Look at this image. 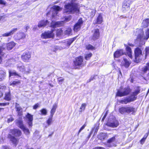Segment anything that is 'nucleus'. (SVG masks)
<instances>
[{
    "instance_id": "1",
    "label": "nucleus",
    "mask_w": 149,
    "mask_h": 149,
    "mask_svg": "<svg viewBox=\"0 0 149 149\" xmlns=\"http://www.w3.org/2000/svg\"><path fill=\"white\" fill-rule=\"evenodd\" d=\"M77 0H71L64 6L63 12L68 14L77 13L79 12V7Z\"/></svg>"
},
{
    "instance_id": "2",
    "label": "nucleus",
    "mask_w": 149,
    "mask_h": 149,
    "mask_svg": "<svg viewBox=\"0 0 149 149\" xmlns=\"http://www.w3.org/2000/svg\"><path fill=\"white\" fill-rule=\"evenodd\" d=\"M119 112L122 114L125 113L132 114L136 112L135 109L132 106L122 107L119 109Z\"/></svg>"
},
{
    "instance_id": "3",
    "label": "nucleus",
    "mask_w": 149,
    "mask_h": 149,
    "mask_svg": "<svg viewBox=\"0 0 149 149\" xmlns=\"http://www.w3.org/2000/svg\"><path fill=\"white\" fill-rule=\"evenodd\" d=\"M17 66V69L22 73H24L26 74H28L31 71L30 66L29 65H27L25 67L21 62L18 63Z\"/></svg>"
},
{
    "instance_id": "4",
    "label": "nucleus",
    "mask_w": 149,
    "mask_h": 149,
    "mask_svg": "<svg viewBox=\"0 0 149 149\" xmlns=\"http://www.w3.org/2000/svg\"><path fill=\"white\" fill-rule=\"evenodd\" d=\"M131 91L128 87L125 88L123 89L118 90L116 94V96L121 97L128 95Z\"/></svg>"
},
{
    "instance_id": "5",
    "label": "nucleus",
    "mask_w": 149,
    "mask_h": 149,
    "mask_svg": "<svg viewBox=\"0 0 149 149\" xmlns=\"http://www.w3.org/2000/svg\"><path fill=\"white\" fill-rule=\"evenodd\" d=\"M61 8L58 6H54L52 8L50 12L47 13V15L52 13V17L54 18L58 13V11L60 10Z\"/></svg>"
},
{
    "instance_id": "6",
    "label": "nucleus",
    "mask_w": 149,
    "mask_h": 149,
    "mask_svg": "<svg viewBox=\"0 0 149 149\" xmlns=\"http://www.w3.org/2000/svg\"><path fill=\"white\" fill-rule=\"evenodd\" d=\"M106 125L107 126L111 127H116L119 125V123L117 120L115 119H113L112 120L109 119Z\"/></svg>"
},
{
    "instance_id": "7",
    "label": "nucleus",
    "mask_w": 149,
    "mask_h": 149,
    "mask_svg": "<svg viewBox=\"0 0 149 149\" xmlns=\"http://www.w3.org/2000/svg\"><path fill=\"white\" fill-rule=\"evenodd\" d=\"M118 135H115L114 136L109 139L107 142L106 146L109 147H111L113 146H116L113 143L116 141V137H117Z\"/></svg>"
},
{
    "instance_id": "8",
    "label": "nucleus",
    "mask_w": 149,
    "mask_h": 149,
    "mask_svg": "<svg viewBox=\"0 0 149 149\" xmlns=\"http://www.w3.org/2000/svg\"><path fill=\"white\" fill-rule=\"evenodd\" d=\"M93 34L90 39L91 40H95L99 38L100 36V32L98 29H95L92 31Z\"/></svg>"
},
{
    "instance_id": "9",
    "label": "nucleus",
    "mask_w": 149,
    "mask_h": 149,
    "mask_svg": "<svg viewBox=\"0 0 149 149\" xmlns=\"http://www.w3.org/2000/svg\"><path fill=\"white\" fill-rule=\"evenodd\" d=\"M143 48L140 46L136 48L134 51L135 58L136 60H139V57L142 55V50Z\"/></svg>"
},
{
    "instance_id": "10",
    "label": "nucleus",
    "mask_w": 149,
    "mask_h": 149,
    "mask_svg": "<svg viewBox=\"0 0 149 149\" xmlns=\"http://www.w3.org/2000/svg\"><path fill=\"white\" fill-rule=\"evenodd\" d=\"M83 23V21L81 18L79 19L78 22L74 25V30L75 32H77L79 31L82 26Z\"/></svg>"
},
{
    "instance_id": "11",
    "label": "nucleus",
    "mask_w": 149,
    "mask_h": 149,
    "mask_svg": "<svg viewBox=\"0 0 149 149\" xmlns=\"http://www.w3.org/2000/svg\"><path fill=\"white\" fill-rule=\"evenodd\" d=\"M53 30L52 29L50 31H48L45 32L42 34V38H43L46 39L53 38L54 37V34L53 33Z\"/></svg>"
},
{
    "instance_id": "12",
    "label": "nucleus",
    "mask_w": 149,
    "mask_h": 149,
    "mask_svg": "<svg viewBox=\"0 0 149 149\" xmlns=\"http://www.w3.org/2000/svg\"><path fill=\"white\" fill-rule=\"evenodd\" d=\"M149 37V29L146 32V36L142 34H139L137 37L138 40L142 41L143 40H147Z\"/></svg>"
},
{
    "instance_id": "13",
    "label": "nucleus",
    "mask_w": 149,
    "mask_h": 149,
    "mask_svg": "<svg viewBox=\"0 0 149 149\" xmlns=\"http://www.w3.org/2000/svg\"><path fill=\"white\" fill-rule=\"evenodd\" d=\"M83 62V57L80 56L76 59L75 61L74 62V65L76 66H80L82 65Z\"/></svg>"
},
{
    "instance_id": "14",
    "label": "nucleus",
    "mask_w": 149,
    "mask_h": 149,
    "mask_svg": "<svg viewBox=\"0 0 149 149\" xmlns=\"http://www.w3.org/2000/svg\"><path fill=\"white\" fill-rule=\"evenodd\" d=\"M132 102H133V99L131 97L128 96L123 98L122 100L119 101V102L122 104H126Z\"/></svg>"
},
{
    "instance_id": "15",
    "label": "nucleus",
    "mask_w": 149,
    "mask_h": 149,
    "mask_svg": "<svg viewBox=\"0 0 149 149\" xmlns=\"http://www.w3.org/2000/svg\"><path fill=\"white\" fill-rule=\"evenodd\" d=\"M31 57V54L28 51L24 52L22 56V58L24 61L28 60Z\"/></svg>"
},
{
    "instance_id": "16",
    "label": "nucleus",
    "mask_w": 149,
    "mask_h": 149,
    "mask_svg": "<svg viewBox=\"0 0 149 149\" xmlns=\"http://www.w3.org/2000/svg\"><path fill=\"white\" fill-rule=\"evenodd\" d=\"M130 1L129 0H125L122 6L123 11L127 10L130 9Z\"/></svg>"
},
{
    "instance_id": "17",
    "label": "nucleus",
    "mask_w": 149,
    "mask_h": 149,
    "mask_svg": "<svg viewBox=\"0 0 149 149\" xmlns=\"http://www.w3.org/2000/svg\"><path fill=\"white\" fill-rule=\"evenodd\" d=\"M63 21L52 22L51 23V26L52 27L55 28L63 26Z\"/></svg>"
},
{
    "instance_id": "18",
    "label": "nucleus",
    "mask_w": 149,
    "mask_h": 149,
    "mask_svg": "<svg viewBox=\"0 0 149 149\" xmlns=\"http://www.w3.org/2000/svg\"><path fill=\"white\" fill-rule=\"evenodd\" d=\"M76 38H74L70 39H68L65 41L63 45H65V48L69 47L71 44L75 40Z\"/></svg>"
},
{
    "instance_id": "19",
    "label": "nucleus",
    "mask_w": 149,
    "mask_h": 149,
    "mask_svg": "<svg viewBox=\"0 0 149 149\" xmlns=\"http://www.w3.org/2000/svg\"><path fill=\"white\" fill-rule=\"evenodd\" d=\"M10 133L16 136H19L21 135V131L18 129H14L10 130Z\"/></svg>"
},
{
    "instance_id": "20",
    "label": "nucleus",
    "mask_w": 149,
    "mask_h": 149,
    "mask_svg": "<svg viewBox=\"0 0 149 149\" xmlns=\"http://www.w3.org/2000/svg\"><path fill=\"white\" fill-rule=\"evenodd\" d=\"M28 120V124L29 127H31L32 126V121L33 120V116L29 113H28L26 116Z\"/></svg>"
},
{
    "instance_id": "21",
    "label": "nucleus",
    "mask_w": 149,
    "mask_h": 149,
    "mask_svg": "<svg viewBox=\"0 0 149 149\" xmlns=\"http://www.w3.org/2000/svg\"><path fill=\"white\" fill-rule=\"evenodd\" d=\"M124 54V53L123 49L117 50L114 54V57L118 58Z\"/></svg>"
},
{
    "instance_id": "22",
    "label": "nucleus",
    "mask_w": 149,
    "mask_h": 149,
    "mask_svg": "<svg viewBox=\"0 0 149 149\" xmlns=\"http://www.w3.org/2000/svg\"><path fill=\"white\" fill-rule=\"evenodd\" d=\"M15 108L16 109V111L18 113V115H21L22 114V111L20 105L16 103H15Z\"/></svg>"
},
{
    "instance_id": "23",
    "label": "nucleus",
    "mask_w": 149,
    "mask_h": 149,
    "mask_svg": "<svg viewBox=\"0 0 149 149\" xmlns=\"http://www.w3.org/2000/svg\"><path fill=\"white\" fill-rule=\"evenodd\" d=\"M17 28L13 29L12 30L8 32H7L3 33L2 36L4 37H7L13 35L15 32L17 31Z\"/></svg>"
},
{
    "instance_id": "24",
    "label": "nucleus",
    "mask_w": 149,
    "mask_h": 149,
    "mask_svg": "<svg viewBox=\"0 0 149 149\" xmlns=\"http://www.w3.org/2000/svg\"><path fill=\"white\" fill-rule=\"evenodd\" d=\"M49 23L47 20H42L39 22L38 24V27H44L47 25Z\"/></svg>"
},
{
    "instance_id": "25",
    "label": "nucleus",
    "mask_w": 149,
    "mask_h": 149,
    "mask_svg": "<svg viewBox=\"0 0 149 149\" xmlns=\"http://www.w3.org/2000/svg\"><path fill=\"white\" fill-rule=\"evenodd\" d=\"M140 93V90L138 89L133 92L132 95L130 96L133 99V101L136 100L137 98L136 95Z\"/></svg>"
},
{
    "instance_id": "26",
    "label": "nucleus",
    "mask_w": 149,
    "mask_h": 149,
    "mask_svg": "<svg viewBox=\"0 0 149 149\" xmlns=\"http://www.w3.org/2000/svg\"><path fill=\"white\" fill-rule=\"evenodd\" d=\"M15 123L21 129L24 126L23 124V122L22 119H17L15 121Z\"/></svg>"
},
{
    "instance_id": "27",
    "label": "nucleus",
    "mask_w": 149,
    "mask_h": 149,
    "mask_svg": "<svg viewBox=\"0 0 149 149\" xmlns=\"http://www.w3.org/2000/svg\"><path fill=\"white\" fill-rule=\"evenodd\" d=\"M15 45V43L13 41H12L7 44V49L8 50H10L12 49Z\"/></svg>"
},
{
    "instance_id": "28",
    "label": "nucleus",
    "mask_w": 149,
    "mask_h": 149,
    "mask_svg": "<svg viewBox=\"0 0 149 149\" xmlns=\"http://www.w3.org/2000/svg\"><path fill=\"white\" fill-rule=\"evenodd\" d=\"M125 46L126 47V49L127 51V53L128 56L130 58H132V51L131 48L127 45H125Z\"/></svg>"
},
{
    "instance_id": "29",
    "label": "nucleus",
    "mask_w": 149,
    "mask_h": 149,
    "mask_svg": "<svg viewBox=\"0 0 149 149\" xmlns=\"http://www.w3.org/2000/svg\"><path fill=\"white\" fill-rule=\"evenodd\" d=\"M103 22L102 17L101 14H99L97 18L96 21H95V24H101Z\"/></svg>"
},
{
    "instance_id": "30",
    "label": "nucleus",
    "mask_w": 149,
    "mask_h": 149,
    "mask_svg": "<svg viewBox=\"0 0 149 149\" xmlns=\"http://www.w3.org/2000/svg\"><path fill=\"white\" fill-rule=\"evenodd\" d=\"M57 106L58 105L57 103H55L53 105V107L50 111V115L51 116H53V115L56 111V109L57 107Z\"/></svg>"
},
{
    "instance_id": "31",
    "label": "nucleus",
    "mask_w": 149,
    "mask_h": 149,
    "mask_svg": "<svg viewBox=\"0 0 149 149\" xmlns=\"http://www.w3.org/2000/svg\"><path fill=\"white\" fill-rule=\"evenodd\" d=\"M142 26L144 28H146L149 25V19H146L143 20L142 23Z\"/></svg>"
},
{
    "instance_id": "32",
    "label": "nucleus",
    "mask_w": 149,
    "mask_h": 149,
    "mask_svg": "<svg viewBox=\"0 0 149 149\" xmlns=\"http://www.w3.org/2000/svg\"><path fill=\"white\" fill-rule=\"evenodd\" d=\"M131 62L130 61H129L126 58H124L123 64L126 68H128Z\"/></svg>"
},
{
    "instance_id": "33",
    "label": "nucleus",
    "mask_w": 149,
    "mask_h": 149,
    "mask_svg": "<svg viewBox=\"0 0 149 149\" xmlns=\"http://www.w3.org/2000/svg\"><path fill=\"white\" fill-rule=\"evenodd\" d=\"M8 137L10 138V140L15 145V146H16V144L17 142V139L13 136H12L11 135L9 134Z\"/></svg>"
},
{
    "instance_id": "34",
    "label": "nucleus",
    "mask_w": 149,
    "mask_h": 149,
    "mask_svg": "<svg viewBox=\"0 0 149 149\" xmlns=\"http://www.w3.org/2000/svg\"><path fill=\"white\" fill-rule=\"evenodd\" d=\"M17 38L18 39H24L25 38L26 35L23 32H20L17 34Z\"/></svg>"
},
{
    "instance_id": "35",
    "label": "nucleus",
    "mask_w": 149,
    "mask_h": 149,
    "mask_svg": "<svg viewBox=\"0 0 149 149\" xmlns=\"http://www.w3.org/2000/svg\"><path fill=\"white\" fill-rule=\"evenodd\" d=\"M72 29L70 28H68L66 29L64 31V33L65 35H71Z\"/></svg>"
},
{
    "instance_id": "36",
    "label": "nucleus",
    "mask_w": 149,
    "mask_h": 149,
    "mask_svg": "<svg viewBox=\"0 0 149 149\" xmlns=\"http://www.w3.org/2000/svg\"><path fill=\"white\" fill-rule=\"evenodd\" d=\"M52 117L53 116H50L48 120H47V125H46V127H47L48 126L51 124L52 122Z\"/></svg>"
},
{
    "instance_id": "37",
    "label": "nucleus",
    "mask_w": 149,
    "mask_h": 149,
    "mask_svg": "<svg viewBox=\"0 0 149 149\" xmlns=\"http://www.w3.org/2000/svg\"><path fill=\"white\" fill-rule=\"evenodd\" d=\"M4 99L5 100L7 101H10L11 100V97L9 92L6 93Z\"/></svg>"
},
{
    "instance_id": "38",
    "label": "nucleus",
    "mask_w": 149,
    "mask_h": 149,
    "mask_svg": "<svg viewBox=\"0 0 149 149\" xmlns=\"http://www.w3.org/2000/svg\"><path fill=\"white\" fill-rule=\"evenodd\" d=\"M5 72L3 70H0V81L2 80L5 76Z\"/></svg>"
},
{
    "instance_id": "39",
    "label": "nucleus",
    "mask_w": 149,
    "mask_h": 149,
    "mask_svg": "<svg viewBox=\"0 0 149 149\" xmlns=\"http://www.w3.org/2000/svg\"><path fill=\"white\" fill-rule=\"evenodd\" d=\"M86 106V104L85 103L82 104L79 109V112H81L82 111H84L85 109Z\"/></svg>"
},
{
    "instance_id": "40",
    "label": "nucleus",
    "mask_w": 149,
    "mask_h": 149,
    "mask_svg": "<svg viewBox=\"0 0 149 149\" xmlns=\"http://www.w3.org/2000/svg\"><path fill=\"white\" fill-rule=\"evenodd\" d=\"M21 129L23 130L24 133H25L26 134H28L29 133V129L24 126L22 127V128H21Z\"/></svg>"
},
{
    "instance_id": "41",
    "label": "nucleus",
    "mask_w": 149,
    "mask_h": 149,
    "mask_svg": "<svg viewBox=\"0 0 149 149\" xmlns=\"http://www.w3.org/2000/svg\"><path fill=\"white\" fill-rule=\"evenodd\" d=\"M99 126L98 125H96L94 127L93 129L92 132H93L94 130H95L94 135H95L97 134V133L99 129Z\"/></svg>"
},
{
    "instance_id": "42",
    "label": "nucleus",
    "mask_w": 149,
    "mask_h": 149,
    "mask_svg": "<svg viewBox=\"0 0 149 149\" xmlns=\"http://www.w3.org/2000/svg\"><path fill=\"white\" fill-rule=\"evenodd\" d=\"M58 82L59 84H61L64 81V79L62 77H59L57 79Z\"/></svg>"
},
{
    "instance_id": "43",
    "label": "nucleus",
    "mask_w": 149,
    "mask_h": 149,
    "mask_svg": "<svg viewBox=\"0 0 149 149\" xmlns=\"http://www.w3.org/2000/svg\"><path fill=\"white\" fill-rule=\"evenodd\" d=\"M41 115H46L47 113V111L45 109H43L40 110Z\"/></svg>"
},
{
    "instance_id": "44",
    "label": "nucleus",
    "mask_w": 149,
    "mask_h": 149,
    "mask_svg": "<svg viewBox=\"0 0 149 149\" xmlns=\"http://www.w3.org/2000/svg\"><path fill=\"white\" fill-rule=\"evenodd\" d=\"M92 56V54L91 53L86 54L85 55V58L86 60H89Z\"/></svg>"
},
{
    "instance_id": "45",
    "label": "nucleus",
    "mask_w": 149,
    "mask_h": 149,
    "mask_svg": "<svg viewBox=\"0 0 149 149\" xmlns=\"http://www.w3.org/2000/svg\"><path fill=\"white\" fill-rule=\"evenodd\" d=\"M63 33V31L62 29H58L56 31V34L58 36H60Z\"/></svg>"
},
{
    "instance_id": "46",
    "label": "nucleus",
    "mask_w": 149,
    "mask_h": 149,
    "mask_svg": "<svg viewBox=\"0 0 149 149\" xmlns=\"http://www.w3.org/2000/svg\"><path fill=\"white\" fill-rule=\"evenodd\" d=\"M5 47H4L3 45L1 47H0V54L1 53L2 51L4 49ZM2 62V58L1 56H0V63Z\"/></svg>"
},
{
    "instance_id": "47",
    "label": "nucleus",
    "mask_w": 149,
    "mask_h": 149,
    "mask_svg": "<svg viewBox=\"0 0 149 149\" xmlns=\"http://www.w3.org/2000/svg\"><path fill=\"white\" fill-rule=\"evenodd\" d=\"M86 48L87 49L89 50L93 49L94 47L92 45H89L86 46Z\"/></svg>"
},
{
    "instance_id": "48",
    "label": "nucleus",
    "mask_w": 149,
    "mask_h": 149,
    "mask_svg": "<svg viewBox=\"0 0 149 149\" xmlns=\"http://www.w3.org/2000/svg\"><path fill=\"white\" fill-rule=\"evenodd\" d=\"M10 76H12L13 75L18 76H19L18 74L16 72H9Z\"/></svg>"
},
{
    "instance_id": "49",
    "label": "nucleus",
    "mask_w": 149,
    "mask_h": 149,
    "mask_svg": "<svg viewBox=\"0 0 149 149\" xmlns=\"http://www.w3.org/2000/svg\"><path fill=\"white\" fill-rule=\"evenodd\" d=\"M146 54L145 56L146 58L149 55V47H147L145 49Z\"/></svg>"
},
{
    "instance_id": "50",
    "label": "nucleus",
    "mask_w": 149,
    "mask_h": 149,
    "mask_svg": "<svg viewBox=\"0 0 149 149\" xmlns=\"http://www.w3.org/2000/svg\"><path fill=\"white\" fill-rule=\"evenodd\" d=\"M20 82L19 81H14L13 83L10 84L11 85H15L19 84Z\"/></svg>"
},
{
    "instance_id": "51",
    "label": "nucleus",
    "mask_w": 149,
    "mask_h": 149,
    "mask_svg": "<svg viewBox=\"0 0 149 149\" xmlns=\"http://www.w3.org/2000/svg\"><path fill=\"white\" fill-rule=\"evenodd\" d=\"M9 104V102L7 103H0V106H5L6 105H8Z\"/></svg>"
},
{
    "instance_id": "52",
    "label": "nucleus",
    "mask_w": 149,
    "mask_h": 149,
    "mask_svg": "<svg viewBox=\"0 0 149 149\" xmlns=\"http://www.w3.org/2000/svg\"><path fill=\"white\" fill-rule=\"evenodd\" d=\"M86 126V125L85 124H84L80 128L79 130L78 134H79L81 132V131Z\"/></svg>"
},
{
    "instance_id": "53",
    "label": "nucleus",
    "mask_w": 149,
    "mask_h": 149,
    "mask_svg": "<svg viewBox=\"0 0 149 149\" xmlns=\"http://www.w3.org/2000/svg\"><path fill=\"white\" fill-rule=\"evenodd\" d=\"M14 120V118L12 117H11L10 118H8L7 122L9 123L10 122L13 121Z\"/></svg>"
},
{
    "instance_id": "54",
    "label": "nucleus",
    "mask_w": 149,
    "mask_h": 149,
    "mask_svg": "<svg viewBox=\"0 0 149 149\" xmlns=\"http://www.w3.org/2000/svg\"><path fill=\"white\" fill-rule=\"evenodd\" d=\"M6 2L5 1L2 0H0V4L1 5H5L6 4Z\"/></svg>"
},
{
    "instance_id": "55",
    "label": "nucleus",
    "mask_w": 149,
    "mask_h": 149,
    "mask_svg": "<svg viewBox=\"0 0 149 149\" xmlns=\"http://www.w3.org/2000/svg\"><path fill=\"white\" fill-rule=\"evenodd\" d=\"M39 104L37 103L33 106V109H36L39 107Z\"/></svg>"
},
{
    "instance_id": "56",
    "label": "nucleus",
    "mask_w": 149,
    "mask_h": 149,
    "mask_svg": "<svg viewBox=\"0 0 149 149\" xmlns=\"http://www.w3.org/2000/svg\"><path fill=\"white\" fill-rule=\"evenodd\" d=\"M146 139L144 138H143L140 141L141 143L143 144L144 143Z\"/></svg>"
},
{
    "instance_id": "57",
    "label": "nucleus",
    "mask_w": 149,
    "mask_h": 149,
    "mask_svg": "<svg viewBox=\"0 0 149 149\" xmlns=\"http://www.w3.org/2000/svg\"><path fill=\"white\" fill-rule=\"evenodd\" d=\"M93 149H105V148L101 147H95Z\"/></svg>"
},
{
    "instance_id": "58",
    "label": "nucleus",
    "mask_w": 149,
    "mask_h": 149,
    "mask_svg": "<svg viewBox=\"0 0 149 149\" xmlns=\"http://www.w3.org/2000/svg\"><path fill=\"white\" fill-rule=\"evenodd\" d=\"M107 114V112H106L104 115V117H103L102 118V121L103 122L104 120V119H105L106 117V116Z\"/></svg>"
},
{
    "instance_id": "59",
    "label": "nucleus",
    "mask_w": 149,
    "mask_h": 149,
    "mask_svg": "<svg viewBox=\"0 0 149 149\" xmlns=\"http://www.w3.org/2000/svg\"><path fill=\"white\" fill-rule=\"evenodd\" d=\"M37 29H38V27H37V26H35L33 28V30L34 31H35V30H36Z\"/></svg>"
},
{
    "instance_id": "60",
    "label": "nucleus",
    "mask_w": 149,
    "mask_h": 149,
    "mask_svg": "<svg viewBox=\"0 0 149 149\" xmlns=\"http://www.w3.org/2000/svg\"><path fill=\"white\" fill-rule=\"evenodd\" d=\"M148 135V133H146L145 135H144L143 138H144L145 139H146Z\"/></svg>"
},
{
    "instance_id": "61",
    "label": "nucleus",
    "mask_w": 149,
    "mask_h": 149,
    "mask_svg": "<svg viewBox=\"0 0 149 149\" xmlns=\"http://www.w3.org/2000/svg\"><path fill=\"white\" fill-rule=\"evenodd\" d=\"M3 149H11L10 148L7 146H4L3 147Z\"/></svg>"
},
{
    "instance_id": "62",
    "label": "nucleus",
    "mask_w": 149,
    "mask_h": 149,
    "mask_svg": "<svg viewBox=\"0 0 149 149\" xmlns=\"http://www.w3.org/2000/svg\"><path fill=\"white\" fill-rule=\"evenodd\" d=\"M3 95V93L1 91H0V97H1Z\"/></svg>"
},
{
    "instance_id": "63",
    "label": "nucleus",
    "mask_w": 149,
    "mask_h": 149,
    "mask_svg": "<svg viewBox=\"0 0 149 149\" xmlns=\"http://www.w3.org/2000/svg\"><path fill=\"white\" fill-rule=\"evenodd\" d=\"M94 77H93V78H92V77L90 79V81H91L93 80V79H94Z\"/></svg>"
},
{
    "instance_id": "64",
    "label": "nucleus",
    "mask_w": 149,
    "mask_h": 149,
    "mask_svg": "<svg viewBox=\"0 0 149 149\" xmlns=\"http://www.w3.org/2000/svg\"><path fill=\"white\" fill-rule=\"evenodd\" d=\"M29 28V26H27L26 27V30H27Z\"/></svg>"
}]
</instances>
